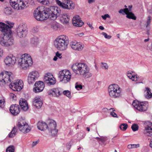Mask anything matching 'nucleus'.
Segmentation results:
<instances>
[{
  "instance_id": "nucleus-1",
  "label": "nucleus",
  "mask_w": 152,
  "mask_h": 152,
  "mask_svg": "<svg viewBox=\"0 0 152 152\" xmlns=\"http://www.w3.org/2000/svg\"><path fill=\"white\" fill-rule=\"evenodd\" d=\"M61 10L60 8L56 7L51 6L49 7H44L43 10L37 8L34 11V15L38 20L43 21L47 19L54 20L60 16Z\"/></svg>"
},
{
  "instance_id": "nucleus-2",
  "label": "nucleus",
  "mask_w": 152,
  "mask_h": 152,
  "mask_svg": "<svg viewBox=\"0 0 152 152\" xmlns=\"http://www.w3.org/2000/svg\"><path fill=\"white\" fill-rule=\"evenodd\" d=\"M13 77L11 72L3 71L0 74V82L2 83L3 85L11 82L9 85V87L14 91H19L23 87L22 83L18 80L12 82Z\"/></svg>"
},
{
  "instance_id": "nucleus-3",
  "label": "nucleus",
  "mask_w": 152,
  "mask_h": 152,
  "mask_svg": "<svg viewBox=\"0 0 152 152\" xmlns=\"http://www.w3.org/2000/svg\"><path fill=\"white\" fill-rule=\"evenodd\" d=\"M5 26L2 29L4 33L0 35V44L4 46L9 47L12 45L14 43V40L12 36V28L14 26V23L6 21Z\"/></svg>"
},
{
  "instance_id": "nucleus-4",
  "label": "nucleus",
  "mask_w": 152,
  "mask_h": 152,
  "mask_svg": "<svg viewBox=\"0 0 152 152\" xmlns=\"http://www.w3.org/2000/svg\"><path fill=\"white\" fill-rule=\"evenodd\" d=\"M71 68L74 72L77 74L83 75L87 78L91 76V74L89 73V68L86 64L77 62L73 64Z\"/></svg>"
},
{
  "instance_id": "nucleus-5",
  "label": "nucleus",
  "mask_w": 152,
  "mask_h": 152,
  "mask_svg": "<svg viewBox=\"0 0 152 152\" xmlns=\"http://www.w3.org/2000/svg\"><path fill=\"white\" fill-rule=\"evenodd\" d=\"M68 38L66 35H61L56 38L54 42V45L58 50L63 51L67 48L69 44Z\"/></svg>"
},
{
  "instance_id": "nucleus-6",
  "label": "nucleus",
  "mask_w": 152,
  "mask_h": 152,
  "mask_svg": "<svg viewBox=\"0 0 152 152\" xmlns=\"http://www.w3.org/2000/svg\"><path fill=\"white\" fill-rule=\"evenodd\" d=\"M18 65L23 69H26L31 66L33 62L31 56L28 54H24L18 59Z\"/></svg>"
},
{
  "instance_id": "nucleus-7",
  "label": "nucleus",
  "mask_w": 152,
  "mask_h": 152,
  "mask_svg": "<svg viewBox=\"0 0 152 152\" xmlns=\"http://www.w3.org/2000/svg\"><path fill=\"white\" fill-rule=\"evenodd\" d=\"M117 84H113L109 86L108 91L110 96L112 98H116L120 96L121 91Z\"/></svg>"
},
{
  "instance_id": "nucleus-8",
  "label": "nucleus",
  "mask_w": 152,
  "mask_h": 152,
  "mask_svg": "<svg viewBox=\"0 0 152 152\" xmlns=\"http://www.w3.org/2000/svg\"><path fill=\"white\" fill-rule=\"evenodd\" d=\"M17 128L19 131L25 134L29 132L31 130V127L24 120H19L16 124Z\"/></svg>"
},
{
  "instance_id": "nucleus-9",
  "label": "nucleus",
  "mask_w": 152,
  "mask_h": 152,
  "mask_svg": "<svg viewBox=\"0 0 152 152\" xmlns=\"http://www.w3.org/2000/svg\"><path fill=\"white\" fill-rule=\"evenodd\" d=\"M58 77L61 82L64 83L69 82L71 79V75L69 70H65L60 71Z\"/></svg>"
},
{
  "instance_id": "nucleus-10",
  "label": "nucleus",
  "mask_w": 152,
  "mask_h": 152,
  "mask_svg": "<svg viewBox=\"0 0 152 152\" xmlns=\"http://www.w3.org/2000/svg\"><path fill=\"white\" fill-rule=\"evenodd\" d=\"M28 28L25 24H20L16 29V33L18 36L20 38L26 37L27 34Z\"/></svg>"
},
{
  "instance_id": "nucleus-11",
  "label": "nucleus",
  "mask_w": 152,
  "mask_h": 152,
  "mask_svg": "<svg viewBox=\"0 0 152 152\" xmlns=\"http://www.w3.org/2000/svg\"><path fill=\"white\" fill-rule=\"evenodd\" d=\"M10 3L14 9L17 10H22L26 7L21 0H10Z\"/></svg>"
},
{
  "instance_id": "nucleus-12",
  "label": "nucleus",
  "mask_w": 152,
  "mask_h": 152,
  "mask_svg": "<svg viewBox=\"0 0 152 152\" xmlns=\"http://www.w3.org/2000/svg\"><path fill=\"white\" fill-rule=\"evenodd\" d=\"M132 105L135 108L140 112L146 111L147 109L148 106L147 102H140L137 103L134 101L132 103Z\"/></svg>"
},
{
  "instance_id": "nucleus-13",
  "label": "nucleus",
  "mask_w": 152,
  "mask_h": 152,
  "mask_svg": "<svg viewBox=\"0 0 152 152\" xmlns=\"http://www.w3.org/2000/svg\"><path fill=\"white\" fill-rule=\"evenodd\" d=\"M44 81L49 86L53 85L56 83L55 79L50 73H47L45 75Z\"/></svg>"
},
{
  "instance_id": "nucleus-14",
  "label": "nucleus",
  "mask_w": 152,
  "mask_h": 152,
  "mask_svg": "<svg viewBox=\"0 0 152 152\" xmlns=\"http://www.w3.org/2000/svg\"><path fill=\"white\" fill-rule=\"evenodd\" d=\"M145 129L143 131V134L149 137L152 136V123L148 121L144 124Z\"/></svg>"
},
{
  "instance_id": "nucleus-15",
  "label": "nucleus",
  "mask_w": 152,
  "mask_h": 152,
  "mask_svg": "<svg viewBox=\"0 0 152 152\" xmlns=\"http://www.w3.org/2000/svg\"><path fill=\"white\" fill-rule=\"evenodd\" d=\"M35 87L34 88L33 91L35 93H39L43 91L45 85L44 83L40 81H36L34 84Z\"/></svg>"
},
{
  "instance_id": "nucleus-16",
  "label": "nucleus",
  "mask_w": 152,
  "mask_h": 152,
  "mask_svg": "<svg viewBox=\"0 0 152 152\" xmlns=\"http://www.w3.org/2000/svg\"><path fill=\"white\" fill-rule=\"evenodd\" d=\"M47 93L50 96L55 97H58L62 94L58 88L50 89L48 91Z\"/></svg>"
},
{
  "instance_id": "nucleus-17",
  "label": "nucleus",
  "mask_w": 152,
  "mask_h": 152,
  "mask_svg": "<svg viewBox=\"0 0 152 152\" xmlns=\"http://www.w3.org/2000/svg\"><path fill=\"white\" fill-rule=\"evenodd\" d=\"M72 48L75 50L78 51L81 50L84 47V45L82 44L80 42H72L70 44Z\"/></svg>"
},
{
  "instance_id": "nucleus-18",
  "label": "nucleus",
  "mask_w": 152,
  "mask_h": 152,
  "mask_svg": "<svg viewBox=\"0 0 152 152\" xmlns=\"http://www.w3.org/2000/svg\"><path fill=\"white\" fill-rule=\"evenodd\" d=\"M16 61V58L12 56H8L6 57L4 60V62L5 64L8 66H12L15 64Z\"/></svg>"
},
{
  "instance_id": "nucleus-19",
  "label": "nucleus",
  "mask_w": 152,
  "mask_h": 152,
  "mask_svg": "<svg viewBox=\"0 0 152 152\" xmlns=\"http://www.w3.org/2000/svg\"><path fill=\"white\" fill-rule=\"evenodd\" d=\"M20 108L18 104H12L10 108L11 113L14 115H17L20 112Z\"/></svg>"
},
{
  "instance_id": "nucleus-20",
  "label": "nucleus",
  "mask_w": 152,
  "mask_h": 152,
  "mask_svg": "<svg viewBox=\"0 0 152 152\" xmlns=\"http://www.w3.org/2000/svg\"><path fill=\"white\" fill-rule=\"evenodd\" d=\"M19 104L21 109L24 111H26L28 109V106L26 100L24 99H20L19 101Z\"/></svg>"
},
{
  "instance_id": "nucleus-21",
  "label": "nucleus",
  "mask_w": 152,
  "mask_h": 152,
  "mask_svg": "<svg viewBox=\"0 0 152 152\" xmlns=\"http://www.w3.org/2000/svg\"><path fill=\"white\" fill-rule=\"evenodd\" d=\"M64 4L66 6L64 5L63 8L64 9L68 10L73 9L75 7V4L72 3V1L70 0H65Z\"/></svg>"
},
{
  "instance_id": "nucleus-22",
  "label": "nucleus",
  "mask_w": 152,
  "mask_h": 152,
  "mask_svg": "<svg viewBox=\"0 0 152 152\" xmlns=\"http://www.w3.org/2000/svg\"><path fill=\"white\" fill-rule=\"evenodd\" d=\"M60 13V16L58 17H60V20L63 23L67 24L69 20V16L66 14H62Z\"/></svg>"
},
{
  "instance_id": "nucleus-23",
  "label": "nucleus",
  "mask_w": 152,
  "mask_h": 152,
  "mask_svg": "<svg viewBox=\"0 0 152 152\" xmlns=\"http://www.w3.org/2000/svg\"><path fill=\"white\" fill-rule=\"evenodd\" d=\"M72 24L75 26L79 27L82 26L84 23L80 19H77L75 17H74L72 19Z\"/></svg>"
},
{
  "instance_id": "nucleus-24",
  "label": "nucleus",
  "mask_w": 152,
  "mask_h": 152,
  "mask_svg": "<svg viewBox=\"0 0 152 152\" xmlns=\"http://www.w3.org/2000/svg\"><path fill=\"white\" fill-rule=\"evenodd\" d=\"M38 129L41 131H44L48 129V125L45 122L39 121L37 124Z\"/></svg>"
},
{
  "instance_id": "nucleus-25",
  "label": "nucleus",
  "mask_w": 152,
  "mask_h": 152,
  "mask_svg": "<svg viewBox=\"0 0 152 152\" xmlns=\"http://www.w3.org/2000/svg\"><path fill=\"white\" fill-rule=\"evenodd\" d=\"M48 130L49 131L53 129H54L56 126V124L55 121L53 120H49L48 121Z\"/></svg>"
},
{
  "instance_id": "nucleus-26",
  "label": "nucleus",
  "mask_w": 152,
  "mask_h": 152,
  "mask_svg": "<svg viewBox=\"0 0 152 152\" xmlns=\"http://www.w3.org/2000/svg\"><path fill=\"white\" fill-rule=\"evenodd\" d=\"M17 131V128L15 126H14L12 131L9 133L8 134L9 137L10 138L14 137L16 135Z\"/></svg>"
},
{
  "instance_id": "nucleus-27",
  "label": "nucleus",
  "mask_w": 152,
  "mask_h": 152,
  "mask_svg": "<svg viewBox=\"0 0 152 152\" xmlns=\"http://www.w3.org/2000/svg\"><path fill=\"white\" fill-rule=\"evenodd\" d=\"M29 76H31L32 77L35 78L36 80H37L39 76V74L37 71H32L30 72L29 74Z\"/></svg>"
},
{
  "instance_id": "nucleus-28",
  "label": "nucleus",
  "mask_w": 152,
  "mask_h": 152,
  "mask_svg": "<svg viewBox=\"0 0 152 152\" xmlns=\"http://www.w3.org/2000/svg\"><path fill=\"white\" fill-rule=\"evenodd\" d=\"M145 91L146 92V94L145 96L147 99H149L152 97V94L151 93V90L148 88H146Z\"/></svg>"
},
{
  "instance_id": "nucleus-29",
  "label": "nucleus",
  "mask_w": 152,
  "mask_h": 152,
  "mask_svg": "<svg viewBox=\"0 0 152 152\" xmlns=\"http://www.w3.org/2000/svg\"><path fill=\"white\" fill-rule=\"evenodd\" d=\"M38 41V38L37 37H34L31 39V43L34 46L36 45L37 44Z\"/></svg>"
},
{
  "instance_id": "nucleus-30",
  "label": "nucleus",
  "mask_w": 152,
  "mask_h": 152,
  "mask_svg": "<svg viewBox=\"0 0 152 152\" xmlns=\"http://www.w3.org/2000/svg\"><path fill=\"white\" fill-rule=\"evenodd\" d=\"M126 17L129 19H131L134 20H136V18L134 14L131 12H129V13L126 14Z\"/></svg>"
},
{
  "instance_id": "nucleus-31",
  "label": "nucleus",
  "mask_w": 152,
  "mask_h": 152,
  "mask_svg": "<svg viewBox=\"0 0 152 152\" xmlns=\"http://www.w3.org/2000/svg\"><path fill=\"white\" fill-rule=\"evenodd\" d=\"M34 78L31 76H30L29 75H28V82L29 84H32L36 80L35 79V78Z\"/></svg>"
},
{
  "instance_id": "nucleus-32",
  "label": "nucleus",
  "mask_w": 152,
  "mask_h": 152,
  "mask_svg": "<svg viewBox=\"0 0 152 152\" xmlns=\"http://www.w3.org/2000/svg\"><path fill=\"white\" fill-rule=\"evenodd\" d=\"M140 147V144H131L128 145L127 148L129 149L134 148H138Z\"/></svg>"
},
{
  "instance_id": "nucleus-33",
  "label": "nucleus",
  "mask_w": 152,
  "mask_h": 152,
  "mask_svg": "<svg viewBox=\"0 0 152 152\" xmlns=\"http://www.w3.org/2000/svg\"><path fill=\"white\" fill-rule=\"evenodd\" d=\"M15 147L13 145H11L7 148L6 152H14Z\"/></svg>"
},
{
  "instance_id": "nucleus-34",
  "label": "nucleus",
  "mask_w": 152,
  "mask_h": 152,
  "mask_svg": "<svg viewBox=\"0 0 152 152\" xmlns=\"http://www.w3.org/2000/svg\"><path fill=\"white\" fill-rule=\"evenodd\" d=\"M12 9L10 7H7L4 10V13L7 15H11L12 13Z\"/></svg>"
},
{
  "instance_id": "nucleus-35",
  "label": "nucleus",
  "mask_w": 152,
  "mask_h": 152,
  "mask_svg": "<svg viewBox=\"0 0 152 152\" xmlns=\"http://www.w3.org/2000/svg\"><path fill=\"white\" fill-rule=\"evenodd\" d=\"M49 131L51 133V135L52 136L55 137L57 134L58 130L55 128L54 129H51L49 130Z\"/></svg>"
},
{
  "instance_id": "nucleus-36",
  "label": "nucleus",
  "mask_w": 152,
  "mask_h": 152,
  "mask_svg": "<svg viewBox=\"0 0 152 152\" xmlns=\"http://www.w3.org/2000/svg\"><path fill=\"white\" fill-rule=\"evenodd\" d=\"M128 127V125L127 124H122L120 126V129L123 131H125Z\"/></svg>"
},
{
  "instance_id": "nucleus-37",
  "label": "nucleus",
  "mask_w": 152,
  "mask_h": 152,
  "mask_svg": "<svg viewBox=\"0 0 152 152\" xmlns=\"http://www.w3.org/2000/svg\"><path fill=\"white\" fill-rule=\"evenodd\" d=\"M63 94L65 95L68 97L69 98H71V95L70 92L68 90H65L63 92Z\"/></svg>"
},
{
  "instance_id": "nucleus-38",
  "label": "nucleus",
  "mask_w": 152,
  "mask_h": 152,
  "mask_svg": "<svg viewBox=\"0 0 152 152\" xmlns=\"http://www.w3.org/2000/svg\"><path fill=\"white\" fill-rule=\"evenodd\" d=\"M139 126L137 124H134L131 126V128L133 131L135 132L138 130Z\"/></svg>"
},
{
  "instance_id": "nucleus-39",
  "label": "nucleus",
  "mask_w": 152,
  "mask_h": 152,
  "mask_svg": "<svg viewBox=\"0 0 152 152\" xmlns=\"http://www.w3.org/2000/svg\"><path fill=\"white\" fill-rule=\"evenodd\" d=\"M33 104L36 108L39 109L42 106V102H39V103H33Z\"/></svg>"
},
{
  "instance_id": "nucleus-40",
  "label": "nucleus",
  "mask_w": 152,
  "mask_h": 152,
  "mask_svg": "<svg viewBox=\"0 0 152 152\" xmlns=\"http://www.w3.org/2000/svg\"><path fill=\"white\" fill-rule=\"evenodd\" d=\"M96 138L99 140L103 143H104L107 140V137H102L101 138L96 137Z\"/></svg>"
},
{
  "instance_id": "nucleus-41",
  "label": "nucleus",
  "mask_w": 152,
  "mask_h": 152,
  "mask_svg": "<svg viewBox=\"0 0 152 152\" xmlns=\"http://www.w3.org/2000/svg\"><path fill=\"white\" fill-rule=\"evenodd\" d=\"M126 10L128 12H129V9L127 8H126L125 9H121L119 11V12L120 13H121L123 15L125 14L126 15L127 13L126 12Z\"/></svg>"
},
{
  "instance_id": "nucleus-42",
  "label": "nucleus",
  "mask_w": 152,
  "mask_h": 152,
  "mask_svg": "<svg viewBox=\"0 0 152 152\" xmlns=\"http://www.w3.org/2000/svg\"><path fill=\"white\" fill-rule=\"evenodd\" d=\"M82 86L81 84H78L77 82L75 84V88L77 90H79L82 89Z\"/></svg>"
},
{
  "instance_id": "nucleus-43",
  "label": "nucleus",
  "mask_w": 152,
  "mask_h": 152,
  "mask_svg": "<svg viewBox=\"0 0 152 152\" xmlns=\"http://www.w3.org/2000/svg\"><path fill=\"white\" fill-rule=\"evenodd\" d=\"M56 3L60 7L63 8V6L65 5L66 6V5H64V3H62L59 0H56Z\"/></svg>"
},
{
  "instance_id": "nucleus-44",
  "label": "nucleus",
  "mask_w": 152,
  "mask_h": 152,
  "mask_svg": "<svg viewBox=\"0 0 152 152\" xmlns=\"http://www.w3.org/2000/svg\"><path fill=\"white\" fill-rule=\"evenodd\" d=\"M52 1V0H44L41 4L46 5L51 3Z\"/></svg>"
},
{
  "instance_id": "nucleus-45",
  "label": "nucleus",
  "mask_w": 152,
  "mask_h": 152,
  "mask_svg": "<svg viewBox=\"0 0 152 152\" xmlns=\"http://www.w3.org/2000/svg\"><path fill=\"white\" fill-rule=\"evenodd\" d=\"M102 34L104 36L106 39H110L112 37L111 36L108 35L105 32H102Z\"/></svg>"
},
{
  "instance_id": "nucleus-46",
  "label": "nucleus",
  "mask_w": 152,
  "mask_h": 152,
  "mask_svg": "<svg viewBox=\"0 0 152 152\" xmlns=\"http://www.w3.org/2000/svg\"><path fill=\"white\" fill-rule=\"evenodd\" d=\"M102 67L103 69H107L108 68V66L106 63H102Z\"/></svg>"
},
{
  "instance_id": "nucleus-47",
  "label": "nucleus",
  "mask_w": 152,
  "mask_h": 152,
  "mask_svg": "<svg viewBox=\"0 0 152 152\" xmlns=\"http://www.w3.org/2000/svg\"><path fill=\"white\" fill-rule=\"evenodd\" d=\"M5 23L2 22H0V31H1L2 32V29H3V28L5 26Z\"/></svg>"
},
{
  "instance_id": "nucleus-48",
  "label": "nucleus",
  "mask_w": 152,
  "mask_h": 152,
  "mask_svg": "<svg viewBox=\"0 0 152 152\" xmlns=\"http://www.w3.org/2000/svg\"><path fill=\"white\" fill-rule=\"evenodd\" d=\"M5 102L4 100V99H0V107H3L4 106V104Z\"/></svg>"
},
{
  "instance_id": "nucleus-49",
  "label": "nucleus",
  "mask_w": 152,
  "mask_h": 152,
  "mask_svg": "<svg viewBox=\"0 0 152 152\" xmlns=\"http://www.w3.org/2000/svg\"><path fill=\"white\" fill-rule=\"evenodd\" d=\"M151 16H149L148 17V19H147V25L146 26V27H147L148 26L149 24L150 23V22H151Z\"/></svg>"
},
{
  "instance_id": "nucleus-50",
  "label": "nucleus",
  "mask_w": 152,
  "mask_h": 152,
  "mask_svg": "<svg viewBox=\"0 0 152 152\" xmlns=\"http://www.w3.org/2000/svg\"><path fill=\"white\" fill-rule=\"evenodd\" d=\"M39 102H42V101H41L40 98L36 97L34 99V102L33 103H39Z\"/></svg>"
},
{
  "instance_id": "nucleus-51",
  "label": "nucleus",
  "mask_w": 152,
  "mask_h": 152,
  "mask_svg": "<svg viewBox=\"0 0 152 152\" xmlns=\"http://www.w3.org/2000/svg\"><path fill=\"white\" fill-rule=\"evenodd\" d=\"M110 115L113 117L114 118H118L117 115L116 113L114 112H111L110 113Z\"/></svg>"
},
{
  "instance_id": "nucleus-52",
  "label": "nucleus",
  "mask_w": 152,
  "mask_h": 152,
  "mask_svg": "<svg viewBox=\"0 0 152 152\" xmlns=\"http://www.w3.org/2000/svg\"><path fill=\"white\" fill-rule=\"evenodd\" d=\"M102 17L103 19L105 20L107 18H110V16H109V15L108 14H106L104 15H102Z\"/></svg>"
},
{
  "instance_id": "nucleus-53",
  "label": "nucleus",
  "mask_w": 152,
  "mask_h": 152,
  "mask_svg": "<svg viewBox=\"0 0 152 152\" xmlns=\"http://www.w3.org/2000/svg\"><path fill=\"white\" fill-rule=\"evenodd\" d=\"M56 56L57 57V58L58 57L59 58H62L61 54L59 53L58 52H57L56 53Z\"/></svg>"
},
{
  "instance_id": "nucleus-54",
  "label": "nucleus",
  "mask_w": 152,
  "mask_h": 152,
  "mask_svg": "<svg viewBox=\"0 0 152 152\" xmlns=\"http://www.w3.org/2000/svg\"><path fill=\"white\" fill-rule=\"evenodd\" d=\"M39 142V140L35 141H34L32 142V147H34Z\"/></svg>"
},
{
  "instance_id": "nucleus-55",
  "label": "nucleus",
  "mask_w": 152,
  "mask_h": 152,
  "mask_svg": "<svg viewBox=\"0 0 152 152\" xmlns=\"http://www.w3.org/2000/svg\"><path fill=\"white\" fill-rule=\"evenodd\" d=\"M135 75H132L130 79H132L133 81H135Z\"/></svg>"
},
{
  "instance_id": "nucleus-56",
  "label": "nucleus",
  "mask_w": 152,
  "mask_h": 152,
  "mask_svg": "<svg viewBox=\"0 0 152 152\" xmlns=\"http://www.w3.org/2000/svg\"><path fill=\"white\" fill-rule=\"evenodd\" d=\"M149 146L151 148H152V138H151L150 140Z\"/></svg>"
},
{
  "instance_id": "nucleus-57",
  "label": "nucleus",
  "mask_w": 152,
  "mask_h": 152,
  "mask_svg": "<svg viewBox=\"0 0 152 152\" xmlns=\"http://www.w3.org/2000/svg\"><path fill=\"white\" fill-rule=\"evenodd\" d=\"M132 73H127V77L130 78L131 77V76H132Z\"/></svg>"
},
{
  "instance_id": "nucleus-58",
  "label": "nucleus",
  "mask_w": 152,
  "mask_h": 152,
  "mask_svg": "<svg viewBox=\"0 0 152 152\" xmlns=\"http://www.w3.org/2000/svg\"><path fill=\"white\" fill-rule=\"evenodd\" d=\"M84 34L83 33H80L79 34H77V35L79 37H81Z\"/></svg>"
},
{
  "instance_id": "nucleus-59",
  "label": "nucleus",
  "mask_w": 152,
  "mask_h": 152,
  "mask_svg": "<svg viewBox=\"0 0 152 152\" xmlns=\"http://www.w3.org/2000/svg\"><path fill=\"white\" fill-rule=\"evenodd\" d=\"M3 52L2 50L0 48V57L2 56Z\"/></svg>"
},
{
  "instance_id": "nucleus-60",
  "label": "nucleus",
  "mask_w": 152,
  "mask_h": 152,
  "mask_svg": "<svg viewBox=\"0 0 152 152\" xmlns=\"http://www.w3.org/2000/svg\"><path fill=\"white\" fill-rule=\"evenodd\" d=\"M88 0V2L89 3H91L94 2L95 1L94 0Z\"/></svg>"
},
{
  "instance_id": "nucleus-61",
  "label": "nucleus",
  "mask_w": 152,
  "mask_h": 152,
  "mask_svg": "<svg viewBox=\"0 0 152 152\" xmlns=\"http://www.w3.org/2000/svg\"><path fill=\"white\" fill-rule=\"evenodd\" d=\"M99 29L101 30H103L104 29V28L102 26H100L99 27Z\"/></svg>"
},
{
  "instance_id": "nucleus-62",
  "label": "nucleus",
  "mask_w": 152,
  "mask_h": 152,
  "mask_svg": "<svg viewBox=\"0 0 152 152\" xmlns=\"http://www.w3.org/2000/svg\"><path fill=\"white\" fill-rule=\"evenodd\" d=\"M88 25L89 26L90 28H91V29L93 28V27H92V24H91L90 23H89V24H88V23H87Z\"/></svg>"
},
{
  "instance_id": "nucleus-63",
  "label": "nucleus",
  "mask_w": 152,
  "mask_h": 152,
  "mask_svg": "<svg viewBox=\"0 0 152 152\" xmlns=\"http://www.w3.org/2000/svg\"><path fill=\"white\" fill-rule=\"evenodd\" d=\"M57 27L56 26V25L53 24V26H51V28H53V29H55V27Z\"/></svg>"
},
{
  "instance_id": "nucleus-64",
  "label": "nucleus",
  "mask_w": 152,
  "mask_h": 152,
  "mask_svg": "<svg viewBox=\"0 0 152 152\" xmlns=\"http://www.w3.org/2000/svg\"><path fill=\"white\" fill-rule=\"evenodd\" d=\"M57 57L56 56L53 58V60L54 61H56L57 60Z\"/></svg>"
}]
</instances>
